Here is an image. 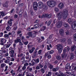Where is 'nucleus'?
<instances>
[{
	"instance_id": "obj_49",
	"label": "nucleus",
	"mask_w": 76,
	"mask_h": 76,
	"mask_svg": "<svg viewBox=\"0 0 76 76\" xmlns=\"http://www.w3.org/2000/svg\"><path fill=\"white\" fill-rule=\"evenodd\" d=\"M5 63H9V60H5L4 61Z\"/></svg>"
},
{
	"instance_id": "obj_55",
	"label": "nucleus",
	"mask_w": 76,
	"mask_h": 76,
	"mask_svg": "<svg viewBox=\"0 0 76 76\" xmlns=\"http://www.w3.org/2000/svg\"><path fill=\"white\" fill-rule=\"evenodd\" d=\"M49 52V53H50V54H53V53H54V51L53 50H51Z\"/></svg>"
},
{
	"instance_id": "obj_12",
	"label": "nucleus",
	"mask_w": 76,
	"mask_h": 76,
	"mask_svg": "<svg viewBox=\"0 0 76 76\" xmlns=\"http://www.w3.org/2000/svg\"><path fill=\"white\" fill-rule=\"evenodd\" d=\"M37 53H38V51H36L34 52V54L32 56L33 58H34L36 57L37 56Z\"/></svg>"
},
{
	"instance_id": "obj_27",
	"label": "nucleus",
	"mask_w": 76,
	"mask_h": 76,
	"mask_svg": "<svg viewBox=\"0 0 76 76\" xmlns=\"http://www.w3.org/2000/svg\"><path fill=\"white\" fill-rule=\"evenodd\" d=\"M16 53H14V54H13V53H11L10 54V56L11 57H14L15 56H16Z\"/></svg>"
},
{
	"instance_id": "obj_51",
	"label": "nucleus",
	"mask_w": 76,
	"mask_h": 76,
	"mask_svg": "<svg viewBox=\"0 0 76 76\" xmlns=\"http://www.w3.org/2000/svg\"><path fill=\"white\" fill-rule=\"evenodd\" d=\"M32 32H29L28 33V35L29 36H30V37H31V36H32Z\"/></svg>"
},
{
	"instance_id": "obj_13",
	"label": "nucleus",
	"mask_w": 76,
	"mask_h": 76,
	"mask_svg": "<svg viewBox=\"0 0 76 76\" xmlns=\"http://www.w3.org/2000/svg\"><path fill=\"white\" fill-rule=\"evenodd\" d=\"M58 6L60 9H62V8H63L64 5H63V3H60L58 4Z\"/></svg>"
},
{
	"instance_id": "obj_20",
	"label": "nucleus",
	"mask_w": 76,
	"mask_h": 76,
	"mask_svg": "<svg viewBox=\"0 0 76 76\" xmlns=\"http://www.w3.org/2000/svg\"><path fill=\"white\" fill-rule=\"evenodd\" d=\"M44 65V64L42 63H40L38 65V67H43Z\"/></svg>"
},
{
	"instance_id": "obj_59",
	"label": "nucleus",
	"mask_w": 76,
	"mask_h": 76,
	"mask_svg": "<svg viewBox=\"0 0 76 76\" xmlns=\"http://www.w3.org/2000/svg\"><path fill=\"white\" fill-rule=\"evenodd\" d=\"M19 44L20 45H23V43H22V42H19Z\"/></svg>"
},
{
	"instance_id": "obj_23",
	"label": "nucleus",
	"mask_w": 76,
	"mask_h": 76,
	"mask_svg": "<svg viewBox=\"0 0 76 76\" xmlns=\"http://www.w3.org/2000/svg\"><path fill=\"white\" fill-rule=\"evenodd\" d=\"M21 40L22 42H25L26 39H25V37L24 36H22L21 37Z\"/></svg>"
},
{
	"instance_id": "obj_34",
	"label": "nucleus",
	"mask_w": 76,
	"mask_h": 76,
	"mask_svg": "<svg viewBox=\"0 0 76 76\" xmlns=\"http://www.w3.org/2000/svg\"><path fill=\"white\" fill-rule=\"evenodd\" d=\"M38 54L41 55L42 54V50H39L38 51Z\"/></svg>"
},
{
	"instance_id": "obj_53",
	"label": "nucleus",
	"mask_w": 76,
	"mask_h": 76,
	"mask_svg": "<svg viewBox=\"0 0 76 76\" xmlns=\"http://www.w3.org/2000/svg\"><path fill=\"white\" fill-rule=\"evenodd\" d=\"M42 42V40H41V39H38V42H39V43H40L41 42Z\"/></svg>"
},
{
	"instance_id": "obj_17",
	"label": "nucleus",
	"mask_w": 76,
	"mask_h": 76,
	"mask_svg": "<svg viewBox=\"0 0 76 76\" xmlns=\"http://www.w3.org/2000/svg\"><path fill=\"white\" fill-rule=\"evenodd\" d=\"M70 58L71 60H72V59H73V58H74V54L73 53H71Z\"/></svg>"
},
{
	"instance_id": "obj_57",
	"label": "nucleus",
	"mask_w": 76,
	"mask_h": 76,
	"mask_svg": "<svg viewBox=\"0 0 76 76\" xmlns=\"http://www.w3.org/2000/svg\"><path fill=\"white\" fill-rule=\"evenodd\" d=\"M47 49L48 50H50V48L49 47V46L48 45H47Z\"/></svg>"
},
{
	"instance_id": "obj_15",
	"label": "nucleus",
	"mask_w": 76,
	"mask_h": 76,
	"mask_svg": "<svg viewBox=\"0 0 76 76\" xmlns=\"http://www.w3.org/2000/svg\"><path fill=\"white\" fill-rule=\"evenodd\" d=\"M0 14H1V16H2V17H3L6 15L4 11L0 12Z\"/></svg>"
},
{
	"instance_id": "obj_25",
	"label": "nucleus",
	"mask_w": 76,
	"mask_h": 76,
	"mask_svg": "<svg viewBox=\"0 0 76 76\" xmlns=\"http://www.w3.org/2000/svg\"><path fill=\"white\" fill-rule=\"evenodd\" d=\"M42 6L43 7H42L43 8V9H44L45 10H47V5L44 4Z\"/></svg>"
},
{
	"instance_id": "obj_24",
	"label": "nucleus",
	"mask_w": 76,
	"mask_h": 76,
	"mask_svg": "<svg viewBox=\"0 0 76 76\" xmlns=\"http://www.w3.org/2000/svg\"><path fill=\"white\" fill-rule=\"evenodd\" d=\"M6 29L7 31H10L11 30V28L9 27V26H7Z\"/></svg>"
},
{
	"instance_id": "obj_9",
	"label": "nucleus",
	"mask_w": 76,
	"mask_h": 76,
	"mask_svg": "<svg viewBox=\"0 0 76 76\" xmlns=\"http://www.w3.org/2000/svg\"><path fill=\"white\" fill-rule=\"evenodd\" d=\"M59 34L61 35H64V29H61L59 30Z\"/></svg>"
},
{
	"instance_id": "obj_16",
	"label": "nucleus",
	"mask_w": 76,
	"mask_h": 76,
	"mask_svg": "<svg viewBox=\"0 0 76 76\" xmlns=\"http://www.w3.org/2000/svg\"><path fill=\"white\" fill-rule=\"evenodd\" d=\"M76 48V46L75 45H73L71 47V50L73 52L74 50L75 49V48Z\"/></svg>"
},
{
	"instance_id": "obj_31",
	"label": "nucleus",
	"mask_w": 76,
	"mask_h": 76,
	"mask_svg": "<svg viewBox=\"0 0 76 76\" xmlns=\"http://www.w3.org/2000/svg\"><path fill=\"white\" fill-rule=\"evenodd\" d=\"M34 60L35 63H38L39 62V60L38 58H37L36 60L34 59Z\"/></svg>"
},
{
	"instance_id": "obj_45",
	"label": "nucleus",
	"mask_w": 76,
	"mask_h": 76,
	"mask_svg": "<svg viewBox=\"0 0 76 76\" xmlns=\"http://www.w3.org/2000/svg\"><path fill=\"white\" fill-rule=\"evenodd\" d=\"M54 10L55 12H58V11H59L58 9L57 8H55Z\"/></svg>"
},
{
	"instance_id": "obj_1",
	"label": "nucleus",
	"mask_w": 76,
	"mask_h": 76,
	"mask_svg": "<svg viewBox=\"0 0 76 76\" xmlns=\"http://www.w3.org/2000/svg\"><path fill=\"white\" fill-rule=\"evenodd\" d=\"M68 14V11L66 10L63 12H60L58 14L57 16L58 18V20L56 21V25L57 28H60L62 26V21H60V20L61 19V17L63 19H65L67 17V15Z\"/></svg>"
},
{
	"instance_id": "obj_43",
	"label": "nucleus",
	"mask_w": 76,
	"mask_h": 76,
	"mask_svg": "<svg viewBox=\"0 0 76 76\" xmlns=\"http://www.w3.org/2000/svg\"><path fill=\"white\" fill-rule=\"evenodd\" d=\"M61 42H64L65 41H66V39H62L61 40Z\"/></svg>"
},
{
	"instance_id": "obj_32",
	"label": "nucleus",
	"mask_w": 76,
	"mask_h": 76,
	"mask_svg": "<svg viewBox=\"0 0 76 76\" xmlns=\"http://www.w3.org/2000/svg\"><path fill=\"white\" fill-rule=\"evenodd\" d=\"M4 37L5 38H9V37L8 34H5Z\"/></svg>"
},
{
	"instance_id": "obj_41",
	"label": "nucleus",
	"mask_w": 76,
	"mask_h": 76,
	"mask_svg": "<svg viewBox=\"0 0 76 76\" xmlns=\"http://www.w3.org/2000/svg\"><path fill=\"white\" fill-rule=\"evenodd\" d=\"M10 53H11V54H15V51L13 50H12L10 51Z\"/></svg>"
},
{
	"instance_id": "obj_44",
	"label": "nucleus",
	"mask_w": 76,
	"mask_h": 76,
	"mask_svg": "<svg viewBox=\"0 0 76 76\" xmlns=\"http://www.w3.org/2000/svg\"><path fill=\"white\" fill-rule=\"evenodd\" d=\"M65 34L66 35H69V31L67 30V31L65 32Z\"/></svg>"
},
{
	"instance_id": "obj_58",
	"label": "nucleus",
	"mask_w": 76,
	"mask_h": 76,
	"mask_svg": "<svg viewBox=\"0 0 76 76\" xmlns=\"http://www.w3.org/2000/svg\"><path fill=\"white\" fill-rule=\"evenodd\" d=\"M14 18L15 19H16L18 18V15L16 14L14 15Z\"/></svg>"
},
{
	"instance_id": "obj_6",
	"label": "nucleus",
	"mask_w": 76,
	"mask_h": 76,
	"mask_svg": "<svg viewBox=\"0 0 76 76\" xmlns=\"http://www.w3.org/2000/svg\"><path fill=\"white\" fill-rule=\"evenodd\" d=\"M57 49L59 53H61L63 49L61 47V45H58L57 46Z\"/></svg>"
},
{
	"instance_id": "obj_3",
	"label": "nucleus",
	"mask_w": 76,
	"mask_h": 76,
	"mask_svg": "<svg viewBox=\"0 0 76 76\" xmlns=\"http://www.w3.org/2000/svg\"><path fill=\"white\" fill-rule=\"evenodd\" d=\"M47 4L49 7H54L55 5H56V2L55 1H48L47 2Z\"/></svg>"
},
{
	"instance_id": "obj_10",
	"label": "nucleus",
	"mask_w": 76,
	"mask_h": 76,
	"mask_svg": "<svg viewBox=\"0 0 76 76\" xmlns=\"http://www.w3.org/2000/svg\"><path fill=\"white\" fill-rule=\"evenodd\" d=\"M19 37H18L17 39L15 40H14V42L16 44H18V42H19L20 41H21L20 40V38H19Z\"/></svg>"
},
{
	"instance_id": "obj_60",
	"label": "nucleus",
	"mask_w": 76,
	"mask_h": 76,
	"mask_svg": "<svg viewBox=\"0 0 76 76\" xmlns=\"http://www.w3.org/2000/svg\"><path fill=\"white\" fill-rule=\"evenodd\" d=\"M14 11V9H12L10 11V13H13Z\"/></svg>"
},
{
	"instance_id": "obj_40",
	"label": "nucleus",
	"mask_w": 76,
	"mask_h": 76,
	"mask_svg": "<svg viewBox=\"0 0 76 76\" xmlns=\"http://www.w3.org/2000/svg\"><path fill=\"white\" fill-rule=\"evenodd\" d=\"M1 67H5L6 66V64H2L1 65Z\"/></svg>"
},
{
	"instance_id": "obj_62",
	"label": "nucleus",
	"mask_w": 76,
	"mask_h": 76,
	"mask_svg": "<svg viewBox=\"0 0 76 76\" xmlns=\"http://www.w3.org/2000/svg\"><path fill=\"white\" fill-rule=\"evenodd\" d=\"M26 67H23L22 68V69L23 70H25V69H26Z\"/></svg>"
},
{
	"instance_id": "obj_61",
	"label": "nucleus",
	"mask_w": 76,
	"mask_h": 76,
	"mask_svg": "<svg viewBox=\"0 0 76 76\" xmlns=\"http://www.w3.org/2000/svg\"><path fill=\"white\" fill-rule=\"evenodd\" d=\"M73 24L75 25L76 26V21H74L73 22Z\"/></svg>"
},
{
	"instance_id": "obj_35",
	"label": "nucleus",
	"mask_w": 76,
	"mask_h": 76,
	"mask_svg": "<svg viewBox=\"0 0 76 76\" xmlns=\"http://www.w3.org/2000/svg\"><path fill=\"white\" fill-rule=\"evenodd\" d=\"M68 44H72V39H69L68 40Z\"/></svg>"
},
{
	"instance_id": "obj_54",
	"label": "nucleus",
	"mask_w": 76,
	"mask_h": 76,
	"mask_svg": "<svg viewBox=\"0 0 76 76\" xmlns=\"http://www.w3.org/2000/svg\"><path fill=\"white\" fill-rule=\"evenodd\" d=\"M53 35L51 34L49 38V39H51V38H53Z\"/></svg>"
},
{
	"instance_id": "obj_2",
	"label": "nucleus",
	"mask_w": 76,
	"mask_h": 76,
	"mask_svg": "<svg viewBox=\"0 0 76 76\" xmlns=\"http://www.w3.org/2000/svg\"><path fill=\"white\" fill-rule=\"evenodd\" d=\"M43 3L41 2H39L37 4V2H35L33 4V7L34 10H37V7H38L39 8H42L43 6Z\"/></svg>"
},
{
	"instance_id": "obj_38",
	"label": "nucleus",
	"mask_w": 76,
	"mask_h": 76,
	"mask_svg": "<svg viewBox=\"0 0 76 76\" xmlns=\"http://www.w3.org/2000/svg\"><path fill=\"white\" fill-rule=\"evenodd\" d=\"M57 70H58L59 69L58 68V67H56V68H53V71L54 72H56L57 71Z\"/></svg>"
},
{
	"instance_id": "obj_5",
	"label": "nucleus",
	"mask_w": 76,
	"mask_h": 76,
	"mask_svg": "<svg viewBox=\"0 0 76 76\" xmlns=\"http://www.w3.org/2000/svg\"><path fill=\"white\" fill-rule=\"evenodd\" d=\"M70 51V48L69 47H67L66 48H64L63 50V52L64 54H67V53Z\"/></svg>"
},
{
	"instance_id": "obj_47",
	"label": "nucleus",
	"mask_w": 76,
	"mask_h": 76,
	"mask_svg": "<svg viewBox=\"0 0 76 76\" xmlns=\"http://www.w3.org/2000/svg\"><path fill=\"white\" fill-rule=\"evenodd\" d=\"M35 34H34L33 33V34H31V37L32 38H34V37H35Z\"/></svg>"
},
{
	"instance_id": "obj_46",
	"label": "nucleus",
	"mask_w": 76,
	"mask_h": 76,
	"mask_svg": "<svg viewBox=\"0 0 76 76\" xmlns=\"http://www.w3.org/2000/svg\"><path fill=\"white\" fill-rule=\"evenodd\" d=\"M74 40L76 41V33L74 34Z\"/></svg>"
},
{
	"instance_id": "obj_22",
	"label": "nucleus",
	"mask_w": 76,
	"mask_h": 76,
	"mask_svg": "<svg viewBox=\"0 0 76 76\" xmlns=\"http://www.w3.org/2000/svg\"><path fill=\"white\" fill-rule=\"evenodd\" d=\"M71 27L73 29H76V26L73 24L71 26Z\"/></svg>"
},
{
	"instance_id": "obj_64",
	"label": "nucleus",
	"mask_w": 76,
	"mask_h": 76,
	"mask_svg": "<svg viewBox=\"0 0 76 76\" xmlns=\"http://www.w3.org/2000/svg\"><path fill=\"white\" fill-rule=\"evenodd\" d=\"M70 66V64L68 63L66 65V67H69Z\"/></svg>"
},
{
	"instance_id": "obj_39",
	"label": "nucleus",
	"mask_w": 76,
	"mask_h": 76,
	"mask_svg": "<svg viewBox=\"0 0 76 76\" xmlns=\"http://www.w3.org/2000/svg\"><path fill=\"white\" fill-rule=\"evenodd\" d=\"M41 71L42 73H45V70L43 68H41Z\"/></svg>"
},
{
	"instance_id": "obj_26",
	"label": "nucleus",
	"mask_w": 76,
	"mask_h": 76,
	"mask_svg": "<svg viewBox=\"0 0 76 76\" xmlns=\"http://www.w3.org/2000/svg\"><path fill=\"white\" fill-rule=\"evenodd\" d=\"M56 58L58 60H61V56H56Z\"/></svg>"
},
{
	"instance_id": "obj_8",
	"label": "nucleus",
	"mask_w": 76,
	"mask_h": 76,
	"mask_svg": "<svg viewBox=\"0 0 76 76\" xmlns=\"http://www.w3.org/2000/svg\"><path fill=\"white\" fill-rule=\"evenodd\" d=\"M9 6V2L8 1L6 2L3 4V7L5 8H8Z\"/></svg>"
},
{
	"instance_id": "obj_4",
	"label": "nucleus",
	"mask_w": 76,
	"mask_h": 76,
	"mask_svg": "<svg viewBox=\"0 0 76 76\" xmlns=\"http://www.w3.org/2000/svg\"><path fill=\"white\" fill-rule=\"evenodd\" d=\"M51 17H52V15L51 14L48 15V14H44L42 15L41 16L42 18H50Z\"/></svg>"
},
{
	"instance_id": "obj_42",
	"label": "nucleus",
	"mask_w": 76,
	"mask_h": 76,
	"mask_svg": "<svg viewBox=\"0 0 76 76\" xmlns=\"http://www.w3.org/2000/svg\"><path fill=\"white\" fill-rule=\"evenodd\" d=\"M23 43H24L25 45H28V44L29 42L28 41H27V42H23Z\"/></svg>"
},
{
	"instance_id": "obj_7",
	"label": "nucleus",
	"mask_w": 76,
	"mask_h": 76,
	"mask_svg": "<svg viewBox=\"0 0 76 76\" xmlns=\"http://www.w3.org/2000/svg\"><path fill=\"white\" fill-rule=\"evenodd\" d=\"M1 44V45H3L4 44L6 43V40L4 39H0Z\"/></svg>"
},
{
	"instance_id": "obj_11",
	"label": "nucleus",
	"mask_w": 76,
	"mask_h": 76,
	"mask_svg": "<svg viewBox=\"0 0 76 76\" xmlns=\"http://www.w3.org/2000/svg\"><path fill=\"white\" fill-rule=\"evenodd\" d=\"M11 45V44L10 43H9L8 44H6L4 46V48H9L10 47Z\"/></svg>"
},
{
	"instance_id": "obj_18",
	"label": "nucleus",
	"mask_w": 76,
	"mask_h": 76,
	"mask_svg": "<svg viewBox=\"0 0 76 76\" xmlns=\"http://www.w3.org/2000/svg\"><path fill=\"white\" fill-rule=\"evenodd\" d=\"M45 29H46V26H44L42 27V28L40 29V31H45Z\"/></svg>"
},
{
	"instance_id": "obj_37",
	"label": "nucleus",
	"mask_w": 76,
	"mask_h": 76,
	"mask_svg": "<svg viewBox=\"0 0 76 76\" xmlns=\"http://www.w3.org/2000/svg\"><path fill=\"white\" fill-rule=\"evenodd\" d=\"M66 54H64V52L63 51V54L61 55V57L62 58H64V56H65V55Z\"/></svg>"
},
{
	"instance_id": "obj_29",
	"label": "nucleus",
	"mask_w": 76,
	"mask_h": 76,
	"mask_svg": "<svg viewBox=\"0 0 76 76\" xmlns=\"http://www.w3.org/2000/svg\"><path fill=\"white\" fill-rule=\"evenodd\" d=\"M27 69L28 71H29V72H31L32 70V68H29V67H27Z\"/></svg>"
},
{
	"instance_id": "obj_52",
	"label": "nucleus",
	"mask_w": 76,
	"mask_h": 76,
	"mask_svg": "<svg viewBox=\"0 0 76 76\" xmlns=\"http://www.w3.org/2000/svg\"><path fill=\"white\" fill-rule=\"evenodd\" d=\"M28 65H29V64H28V63H26V64H24V67L27 66H28Z\"/></svg>"
},
{
	"instance_id": "obj_21",
	"label": "nucleus",
	"mask_w": 76,
	"mask_h": 76,
	"mask_svg": "<svg viewBox=\"0 0 76 76\" xmlns=\"http://www.w3.org/2000/svg\"><path fill=\"white\" fill-rule=\"evenodd\" d=\"M39 26V25L38 24H36L34 26V28H35V29L38 28Z\"/></svg>"
},
{
	"instance_id": "obj_33",
	"label": "nucleus",
	"mask_w": 76,
	"mask_h": 76,
	"mask_svg": "<svg viewBox=\"0 0 76 76\" xmlns=\"http://www.w3.org/2000/svg\"><path fill=\"white\" fill-rule=\"evenodd\" d=\"M34 50H35V48H33L32 50H29V53H30L31 54H32V52H34Z\"/></svg>"
},
{
	"instance_id": "obj_36",
	"label": "nucleus",
	"mask_w": 76,
	"mask_h": 76,
	"mask_svg": "<svg viewBox=\"0 0 76 76\" xmlns=\"http://www.w3.org/2000/svg\"><path fill=\"white\" fill-rule=\"evenodd\" d=\"M51 23V20H50L48 23V26H49Z\"/></svg>"
},
{
	"instance_id": "obj_48",
	"label": "nucleus",
	"mask_w": 76,
	"mask_h": 76,
	"mask_svg": "<svg viewBox=\"0 0 76 76\" xmlns=\"http://www.w3.org/2000/svg\"><path fill=\"white\" fill-rule=\"evenodd\" d=\"M3 36V32L0 33V37H2Z\"/></svg>"
},
{
	"instance_id": "obj_14",
	"label": "nucleus",
	"mask_w": 76,
	"mask_h": 76,
	"mask_svg": "<svg viewBox=\"0 0 76 76\" xmlns=\"http://www.w3.org/2000/svg\"><path fill=\"white\" fill-rule=\"evenodd\" d=\"M29 13H30V15H31V16L34 15V12H33V10H32V8H30Z\"/></svg>"
},
{
	"instance_id": "obj_50",
	"label": "nucleus",
	"mask_w": 76,
	"mask_h": 76,
	"mask_svg": "<svg viewBox=\"0 0 76 76\" xmlns=\"http://www.w3.org/2000/svg\"><path fill=\"white\" fill-rule=\"evenodd\" d=\"M26 58L27 60H29V55L26 56Z\"/></svg>"
},
{
	"instance_id": "obj_30",
	"label": "nucleus",
	"mask_w": 76,
	"mask_h": 76,
	"mask_svg": "<svg viewBox=\"0 0 76 76\" xmlns=\"http://www.w3.org/2000/svg\"><path fill=\"white\" fill-rule=\"evenodd\" d=\"M8 23L9 24V26H12V21H8Z\"/></svg>"
},
{
	"instance_id": "obj_28",
	"label": "nucleus",
	"mask_w": 76,
	"mask_h": 76,
	"mask_svg": "<svg viewBox=\"0 0 76 76\" xmlns=\"http://www.w3.org/2000/svg\"><path fill=\"white\" fill-rule=\"evenodd\" d=\"M72 19L69 18L68 19V22L70 24H71L72 23Z\"/></svg>"
},
{
	"instance_id": "obj_63",
	"label": "nucleus",
	"mask_w": 76,
	"mask_h": 76,
	"mask_svg": "<svg viewBox=\"0 0 76 76\" xmlns=\"http://www.w3.org/2000/svg\"><path fill=\"white\" fill-rule=\"evenodd\" d=\"M59 75H61V76L63 74V72H59Z\"/></svg>"
},
{
	"instance_id": "obj_56",
	"label": "nucleus",
	"mask_w": 76,
	"mask_h": 76,
	"mask_svg": "<svg viewBox=\"0 0 76 76\" xmlns=\"http://www.w3.org/2000/svg\"><path fill=\"white\" fill-rule=\"evenodd\" d=\"M65 69L66 71H68V70H69V68H68V67H65Z\"/></svg>"
},
{
	"instance_id": "obj_19",
	"label": "nucleus",
	"mask_w": 76,
	"mask_h": 76,
	"mask_svg": "<svg viewBox=\"0 0 76 76\" xmlns=\"http://www.w3.org/2000/svg\"><path fill=\"white\" fill-rule=\"evenodd\" d=\"M63 26H64V27L65 28H68L69 26L67 23H64L63 24Z\"/></svg>"
}]
</instances>
